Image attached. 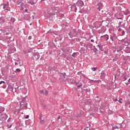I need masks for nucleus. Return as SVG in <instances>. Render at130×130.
<instances>
[{
    "label": "nucleus",
    "mask_w": 130,
    "mask_h": 130,
    "mask_svg": "<svg viewBox=\"0 0 130 130\" xmlns=\"http://www.w3.org/2000/svg\"><path fill=\"white\" fill-rule=\"evenodd\" d=\"M37 1L38 0H32V2L34 3V5H35V4H36V3H37Z\"/></svg>",
    "instance_id": "nucleus-37"
},
{
    "label": "nucleus",
    "mask_w": 130,
    "mask_h": 130,
    "mask_svg": "<svg viewBox=\"0 0 130 130\" xmlns=\"http://www.w3.org/2000/svg\"><path fill=\"white\" fill-rule=\"evenodd\" d=\"M84 114V113L82 111H80V112L78 113L77 116H75L77 118H79L82 116Z\"/></svg>",
    "instance_id": "nucleus-8"
},
{
    "label": "nucleus",
    "mask_w": 130,
    "mask_h": 130,
    "mask_svg": "<svg viewBox=\"0 0 130 130\" xmlns=\"http://www.w3.org/2000/svg\"><path fill=\"white\" fill-rule=\"evenodd\" d=\"M45 94L46 95H48V91L46 90L45 92Z\"/></svg>",
    "instance_id": "nucleus-44"
},
{
    "label": "nucleus",
    "mask_w": 130,
    "mask_h": 130,
    "mask_svg": "<svg viewBox=\"0 0 130 130\" xmlns=\"http://www.w3.org/2000/svg\"><path fill=\"white\" fill-rule=\"evenodd\" d=\"M60 76L61 79H62V80L66 79V73H61Z\"/></svg>",
    "instance_id": "nucleus-13"
},
{
    "label": "nucleus",
    "mask_w": 130,
    "mask_h": 130,
    "mask_svg": "<svg viewBox=\"0 0 130 130\" xmlns=\"http://www.w3.org/2000/svg\"><path fill=\"white\" fill-rule=\"evenodd\" d=\"M6 22V20L3 19V18H0V24L2 25Z\"/></svg>",
    "instance_id": "nucleus-15"
},
{
    "label": "nucleus",
    "mask_w": 130,
    "mask_h": 130,
    "mask_svg": "<svg viewBox=\"0 0 130 130\" xmlns=\"http://www.w3.org/2000/svg\"><path fill=\"white\" fill-rule=\"evenodd\" d=\"M48 33H50V30H49V31H48Z\"/></svg>",
    "instance_id": "nucleus-64"
},
{
    "label": "nucleus",
    "mask_w": 130,
    "mask_h": 130,
    "mask_svg": "<svg viewBox=\"0 0 130 130\" xmlns=\"http://www.w3.org/2000/svg\"><path fill=\"white\" fill-rule=\"evenodd\" d=\"M0 31H1L2 32H3V33H5V29H0Z\"/></svg>",
    "instance_id": "nucleus-46"
},
{
    "label": "nucleus",
    "mask_w": 130,
    "mask_h": 130,
    "mask_svg": "<svg viewBox=\"0 0 130 130\" xmlns=\"http://www.w3.org/2000/svg\"><path fill=\"white\" fill-rule=\"evenodd\" d=\"M6 119H7V116L5 117L3 116V115H1L0 120H2V121H4L6 120Z\"/></svg>",
    "instance_id": "nucleus-10"
},
{
    "label": "nucleus",
    "mask_w": 130,
    "mask_h": 130,
    "mask_svg": "<svg viewBox=\"0 0 130 130\" xmlns=\"http://www.w3.org/2000/svg\"><path fill=\"white\" fill-rule=\"evenodd\" d=\"M123 81H126V80H127V78H126V77L124 76L123 78Z\"/></svg>",
    "instance_id": "nucleus-41"
},
{
    "label": "nucleus",
    "mask_w": 130,
    "mask_h": 130,
    "mask_svg": "<svg viewBox=\"0 0 130 130\" xmlns=\"http://www.w3.org/2000/svg\"><path fill=\"white\" fill-rule=\"evenodd\" d=\"M5 111V108L4 107L0 106V113H2Z\"/></svg>",
    "instance_id": "nucleus-16"
},
{
    "label": "nucleus",
    "mask_w": 130,
    "mask_h": 130,
    "mask_svg": "<svg viewBox=\"0 0 130 130\" xmlns=\"http://www.w3.org/2000/svg\"><path fill=\"white\" fill-rule=\"evenodd\" d=\"M127 104H128V105H130V101L127 102Z\"/></svg>",
    "instance_id": "nucleus-53"
},
{
    "label": "nucleus",
    "mask_w": 130,
    "mask_h": 130,
    "mask_svg": "<svg viewBox=\"0 0 130 130\" xmlns=\"http://www.w3.org/2000/svg\"><path fill=\"white\" fill-rule=\"evenodd\" d=\"M28 40H31V39H32V36H29L28 38Z\"/></svg>",
    "instance_id": "nucleus-43"
},
{
    "label": "nucleus",
    "mask_w": 130,
    "mask_h": 130,
    "mask_svg": "<svg viewBox=\"0 0 130 130\" xmlns=\"http://www.w3.org/2000/svg\"><path fill=\"white\" fill-rule=\"evenodd\" d=\"M6 87H7V86L5 85V86H4L3 87V88H4V89H6Z\"/></svg>",
    "instance_id": "nucleus-58"
},
{
    "label": "nucleus",
    "mask_w": 130,
    "mask_h": 130,
    "mask_svg": "<svg viewBox=\"0 0 130 130\" xmlns=\"http://www.w3.org/2000/svg\"><path fill=\"white\" fill-rule=\"evenodd\" d=\"M121 48H120V47H119L117 48V52H119V51H121Z\"/></svg>",
    "instance_id": "nucleus-26"
},
{
    "label": "nucleus",
    "mask_w": 130,
    "mask_h": 130,
    "mask_svg": "<svg viewBox=\"0 0 130 130\" xmlns=\"http://www.w3.org/2000/svg\"><path fill=\"white\" fill-rule=\"evenodd\" d=\"M80 45H81V46H86L85 45V44H84V42H80Z\"/></svg>",
    "instance_id": "nucleus-33"
},
{
    "label": "nucleus",
    "mask_w": 130,
    "mask_h": 130,
    "mask_svg": "<svg viewBox=\"0 0 130 130\" xmlns=\"http://www.w3.org/2000/svg\"><path fill=\"white\" fill-rule=\"evenodd\" d=\"M116 128H118V126H113V127H112V129H113V130L116 129Z\"/></svg>",
    "instance_id": "nucleus-32"
},
{
    "label": "nucleus",
    "mask_w": 130,
    "mask_h": 130,
    "mask_svg": "<svg viewBox=\"0 0 130 130\" xmlns=\"http://www.w3.org/2000/svg\"><path fill=\"white\" fill-rule=\"evenodd\" d=\"M103 8V5L101 3H98L96 6V9L99 10V12H100L101 10Z\"/></svg>",
    "instance_id": "nucleus-3"
},
{
    "label": "nucleus",
    "mask_w": 130,
    "mask_h": 130,
    "mask_svg": "<svg viewBox=\"0 0 130 130\" xmlns=\"http://www.w3.org/2000/svg\"><path fill=\"white\" fill-rule=\"evenodd\" d=\"M121 23H122V21H120L119 22V26H120V25H121Z\"/></svg>",
    "instance_id": "nucleus-52"
},
{
    "label": "nucleus",
    "mask_w": 130,
    "mask_h": 130,
    "mask_svg": "<svg viewBox=\"0 0 130 130\" xmlns=\"http://www.w3.org/2000/svg\"><path fill=\"white\" fill-rule=\"evenodd\" d=\"M27 4H29L30 5H31V6L34 5L32 0H29V1H28Z\"/></svg>",
    "instance_id": "nucleus-18"
},
{
    "label": "nucleus",
    "mask_w": 130,
    "mask_h": 130,
    "mask_svg": "<svg viewBox=\"0 0 130 130\" xmlns=\"http://www.w3.org/2000/svg\"><path fill=\"white\" fill-rule=\"evenodd\" d=\"M25 118H29V115H27L26 116H24Z\"/></svg>",
    "instance_id": "nucleus-49"
},
{
    "label": "nucleus",
    "mask_w": 130,
    "mask_h": 130,
    "mask_svg": "<svg viewBox=\"0 0 130 130\" xmlns=\"http://www.w3.org/2000/svg\"><path fill=\"white\" fill-rule=\"evenodd\" d=\"M2 84H6V82L4 81H1L0 82V84L2 85Z\"/></svg>",
    "instance_id": "nucleus-39"
},
{
    "label": "nucleus",
    "mask_w": 130,
    "mask_h": 130,
    "mask_svg": "<svg viewBox=\"0 0 130 130\" xmlns=\"http://www.w3.org/2000/svg\"><path fill=\"white\" fill-rule=\"evenodd\" d=\"M43 107L44 108H45V106L44 105H43Z\"/></svg>",
    "instance_id": "nucleus-60"
},
{
    "label": "nucleus",
    "mask_w": 130,
    "mask_h": 130,
    "mask_svg": "<svg viewBox=\"0 0 130 130\" xmlns=\"http://www.w3.org/2000/svg\"><path fill=\"white\" fill-rule=\"evenodd\" d=\"M120 100H122V99H121H121H119V100L118 101V102H119V103H122V102H121Z\"/></svg>",
    "instance_id": "nucleus-47"
},
{
    "label": "nucleus",
    "mask_w": 130,
    "mask_h": 130,
    "mask_svg": "<svg viewBox=\"0 0 130 130\" xmlns=\"http://www.w3.org/2000/svg\"><path fill=\"white\" fill-rule=\"evenodd\" d=\"M53 10H54V11H55V12H59V10H57L56 7H54Z\"/></svg>",
    "instance_id": "nucleus-35"
},
{
    "label": "nucleus",
    "mask_w": 130,
    "mask_h": 130,
    "mask_svg": "<svg viewBox=\"0 0 130 130\" xmlns=\"http://www.w3.org/2000/svg\"><path fill=\"white\" fill-rule=\"evenodd\" d=\"M12 124H7V127L8 128H11V127H12Z\"/></svg>",
    "instance_id": "nucleus-31"
},
{
    "label": "nucleus",
    "mask_w": 130,
    "mask_h": 130,
    "mask_svg": "<svg viewBox=\"0 0 130 130\" xmlns=\"http://www.w3.org/2000/svg\"><path fill=\"white\" fill-rule=\"evenodd\" d=\"M10 21H11V22H12V23H15V21H16V19H15V18H13V17H12L11 18V19H10Z\"/></svg>",
    "instance_id": "nucleus-21"
},
{
    "label": "nucleus",
    "mask_w": 130,
    "mask_h": 130,
    "mask_svg": "<svg viewBox=\"0 0 130 130\" xmlns=\"http://www.w3.org/2000/svg\"><path fill=\"white\" fill-rule=\"evenodd\" d=\"M60 115H58L57 117V120H58V119H60Z\"/></svg>",
    "instance_id": "nucleus-50"
},
{
    "label": "nucleus",
    "mask_w": 130,
    "mask_h": 130,
    "mask_svg": "<svg viewBox=\"0 0 130 130\" xmlns=\"http://www.w3.org/2000/svg\"><path fill=\"white\" fill-rule=\"evenodd\" d=\"M82 86H83V84L78 85L77 86V87H78V88H81V87H82Z\"/></svg>",
    "instance_id": "nucleus-45"
},
{
    "label": "nucleus",
    "mask_w": 130,
    "mask_h": 130,
    "mask_svg": "<svg viewBox=\"0 0 130 130\" xmlns=\"http://www.w3.org/2000/svg\"><path fill=\"white\" fill-rule=\"evenodd\" d=\"M118 30L119 31H121V28H119V29H118Z\"/></svg>",
    "instance_id": "nucleus-56"
},
{
    "label": "nucleus",
    "mask_w": 130,
    "mask_h": 130,
    "mask_svg": "<svg viewBox=\"0 0 130 130\" xmlns=\"http://www.w3.org/2000/svg\"><path fill=\"white\" fill-rule=\"evenodd\" d=\"M125 31H124V30H122V36L125 35Z\"/></svg>",
    "instance_id": "nucleus-42"
},
{
    "label": "nucleus",
    "mask_w": 130,
    "mask_h": 130,
    "mask_svg": "<svg viewBox=\"0 0 130 130\" xmlns=\"http://www.w3.org/2000/svg\"><path fill=\"white\" fill-rule=\"evenodd\" d=\"M101 38H103V39L105 40V41H107V40H108V39H109V36H108V35L106 34V35H105L104 36H102L101 37Z\"/></svg>",
    "instance_id": "nucleus-6"
},
{
    "label": "nucleus",
    "mask_w": 130,
    "mask_h": 130,
    "mask_svg": "<svg viewBox=\"0 0 130 130\" xmlns=\"http://www.w3.org/2000/svg\"><path fill=\"white\" fill-rule=\"evenodd\" d=\"M76 5V4L74 3L71 5V10L72 12H75V13H77V6Z\"/></svg>",
    "instance_id": "nucleus-5"
},
{
    "label": "nucleus",
    "mask_w": 130,
    "mask_h": 130,
    "mask_svg": "<svg viewBox=\"0 0 130 130\" xmlns=\"http://www.w3.org/2000/svg\"><path fill=\"white\" fill-rule=\"evenodd\" d=\"M77 55V52H74L73 53V54H72V56L73 57H75V56H76V55Z\"/></svg>",
    "instance_id": "nucleus-36"
},
{
    "label": "nucleus",
    "mask_w": 130,
    "mask_h": 130,
    "mask_svg": "<svg viewBox=\"0 0 130 130\" xmlns=\"http://www.w3.org/2000/svg\"><path fill=\"white\" fill-rule=\"evenodd\" d=\"M125 50L126 51H127V52H129L130 51V47H126V48H125Z\"/></svg>",
    "instance_id": "nucleus-22"
},
{
    "label": "nucleus",
    "mask_w": 130,
    "mask_h": 130,
    "mask_svg": "<svg viewBox=\"0 0 130 130\" xmlns=\"http://www.w3.org/2000/svg\"><path fill=\"white\" fill-rule=\"evenodd\" d=\"M43 116V114H42V113H41L40 114V116H39V119L40 120H42V117Z\"/></svg>",
    "instance_id": "nucleus-25"
},
{
    "label": "nucleus",
    "mask_w": 130,
    "mask_h": 130,
    "mask_svg": "<svg viewBox=\"0 0 130 130\" xmlns=\"http://www.w3.org/2000/svg\"><path fill=\"white\" fill-rule=\"evenodd\" d=\"M120 47L121 48V50H123V49H124L125 47L124 46H123V45H121V46H120Z\"/></svg>",
    "instance_id": "nucleus-30"
},
{
    "label": "nucleus",
    "mask_w": 130,
    "mask_h": 130,
    "mask_svg": "<svg viewBox=\"0 0 130 130\" xmlns=\"http://www.w3.org/2000/svg\"><path fill=\"white\" fill-rule=\"evenodd\" d=\"M25 12H28V10H27V9H25Z\"/></svg>",
    "instance_id": "nucleus-62"
},
{
    "label": "nucleus",
    "mask_w": 130,
    "mask_h": 130,
    "mask_svg": "<svg viewBox=\"0 0 130 130\" xmlns=\"http://www.w3.org/2000/svg\"><path fill=\"white\" fill-rule=\"evenodd\" d=\"M116 19H118V20H121V18L118 17V15L116 16Z\"/></svg>",
    "instance_id": "nucleus-40"
},
{
    "label": "nucleus",
    "mask_w": 130,
    "mask_h": 130,
    "mask_svg": "<svg viewBox=\"0 0 130 130\" xmlns=\"http://www.w3.org/2000/svg\"><path fill=\"white\" fill-rule=\"evenodd\" d=\"M19 72H21V70H20V69H16L15 71V73H18Z\"/></svg>",
    "instance_id": "nucleus-28"
},
{
    "label": "nucleus",
    "mask_w": 130,
    "mask_h": 130,
    "mask_svg": "<svg viewBox=\"0 0 130 130\" xmlns=\"http://www.w3.org/2000/svg\"><path fill=\"white\" fill-rule=\"evenodd\" d=\"M90 41L91 42H94V40H91Z\"/></svg>",
    "instance_id": "nucleus-57"
},
{
    "label": "nucleus",
    "mask_w": 130,
    "mask_h": 130,
    "mask_svg": "<svg viewBox=\"0 0 130 130\" xmlns=\"http://www.w3.org/2000/svg\"><path fill=\"white\" fill-rule=\"evenodd\" d=\"M124 45H125V46H127L129 44L128 43V42H127V41H124Z\"/></svg>",
    "instance_id": "nucleus-29"
},
{
    "label": "nucleus",
    "mask_w": 130,
    "mask_h": 130,
    "mask_svg": "<svg viewBox=\"0 0 130 130\" xmlns=\"http://www.w3.org/2000/svg\"><path fill=\"white\" fill-rule=\"evenodd\" d=\"M76 6H78V7H83L84 6V2L81 0H78L76 3Z\"/></svg>",
    "instance_id": "nucleus-4"
},
{
    "label": "nucleus",
    "mask_w": 130,
    "mask_h": 130,
    "mask_svg": "<svg viewBox=\"0 0 130 130\" xmlns=\"http://www.w3.org/2000/svg\"><path fill=\"white\" fill-rule=\"evenodd\" d=\"M10 121H11V119L9 118V119L8 120V122H10Z\"/></svg>",
    "instance_id": "nucleus-55"
},
{
    "label": "nucleus",
    "mask_w": 130,
    "mask_h": 130,
    "mask_svg": "<svg viewBox=\"0 0 130 130\" xmlns=\"http://www.w3.org/2000/svg\"><path fill=\"white\" fill-rule=\"evenodd\" d=\"M40 122L41 124H44L45 123V121L44 120V119L40 120Z\"/></svg>",
    "instance_id": "nucleus-20"
},
{
    "label": "nucleus",
    "mask_w": 130,
    "mask_h": 130,
    "mask_svg": "<svg viewBox=\"0 0 130 130\" xmlns=\"http://www.w3.org/2000/svg\"><path fill=\"white\" fill-rule=\"evenodd\" d=\"M21 109H27L28 103L25 101V98H24L21 102L20 103Z\"/></svg>",
    "instance_id": "nucleus-1"
},
{
    "label": "nucleus",
    "mask_w": 130,
    "mask_h": 130,
    "mask_svg": "<svg viewBox=\"0 0 130 130\" xmlns=\"http://www.w3.org/2000/svg\"><path fill=\"white\" fill-rule=\"evenodd\" d=\"M81 74H82L81 72H78V73H77V75H78V76H80V75H81Z\"/></svg>",
    "instance_id": "nucleus-51"
},
{
    "label": "nucleus",
    "mask_w": 130,
    "mask_h": 130,
    "mask_svg": "<svg viewBox=\"0 0 130 130\" xmlns=\"http://www.w3.org/2000/svg\"><path fill=\"white\" fill-rule=\"evenodd\" d=\"M106 76V73L104 71H103L101 73L100 78L102 79V80H103V79H105V76Z\"/></svg>",
    "instance_id": "nucleus-7"
},
{
    "label": "nucleus",
    "mask_w": 130,
    "mask_h": 130,
    "mask_svg": "<svg viewBox=\"0 0 130 130\" xmlns=\"http://www.w3.org/2000/svg\"><path fill=\"white\" fill-rule=\"evenodd\" d=\"M98 46L100 50H101V51H102L103 46H102V45H98Z\"/></svg>",
    "instance_id": "nucleus-17"
},
{
    "label": "nucleus",
    "mask_w": 130,
    "mask_h": 130,
    "mask_svg": "<svg viewBox=\"0 0 130 130\" xmlns=\"http://www.w3.org/2000/svg\"><path fill=\"white\" fill-rule=\"evenodd\" d=\"M85 90L86 91V92H90L91 91V89H90V88H87L85 89Z\"/></svg>",
    "instance_id": "nucleus-34"
},
{
    "label": "nucleus",
    "mask_w": 130,
    "mask_h": 130,
    "mask_svg": "<svg viewBox=\"0 0 130 130\" xmlns=\"http://www.w3.org/2000/svg\"><path fill=\"white\" fill-rule=\"evenodd\" d=\"M8 91H12L13 90H14V88L13 87V86L11 85H8Z\"/></svg>",
    "instance_id": "nucleus-11"
},
{
    "label": "nucleus",
    "mask_w": 130,
    "mask_h": 130,
    "mask_svg": "<svg viewBox=\"0 0 130 130\" xmlns=\"http://www.w3.org/2000/svg\"><path fill=\"white\" fill-rule=\"evenodd\" d=\"M91 82H92V83H94V82H95V83H98V80H90Z\"/></svg>",
    "instance_id": "nucleus-38"
},
{
    "label": "nucleus",
    "mask_w": 130,
    "mask_h": 130,
    "mask_svg": "<svg viewBox=\"0 0 130 130\" xmlns=\"http://www.w3.org/2000/svg\"><path fill=\"white\" fill-rule=\"evenodd\" d=\"M110 39L113 42V41H115V39H117V36L116 34L113 33L110 35Z\"/></svg>",
    "instance_id": "nucleus-2"
},
{
    "label": "nucleus",
    "mask_w": 130,
    "mask_h": 130,
    "mask_svg": "<svg viewBox=\"0 0 130 130\" xmlns=\"http://www.w3.org/2000/svg\"><path fill=\"white\" fill-rule=\"evenodd\" d=\"M128 82L130 84V79H129V80H128Z\"/></svg>",
    "instance_id": "nucleus-59"
},
{
    "label": "nucleus",
    "mask_w": 130,
    "mask_h": 130,
    "mask_svg": "<svg viewBox=\"0 0 130 130\" xmlns=\"http://www.w3.org/2000/svg\"><path fill=\"white\" fill-rule=\"evenodd\" d=\"M115 101H118V100H117V99H115Z\"/></svg>",
    "instance_id": "nucleus-61"
},
{
    "label": "nucleus",
    "mask_w": 130,
    "mask_h": 130,
    "mask_svg": "<svg viewBox=\"0 0 130 130\" xmlns=\"http://www.w3.org/2000/svg\"><path fill=\"white\" fill-rule=\"evenodd\" d=\"M22 3V0H18L17 2V5H20Z\"/></svg>",
    "instance_id": "nucleus-24"
},
{
    "label": "nucleus",
    "mask_w": 130,
    "mask_h": 130,
    "mask_svg": "<svg viewBox=\"0 0 130 130\" xmlns=\"http://www.w3.org/2000/svg\"><path fill=\"white\" fill-rule=\"evenodd\" d=\"M98 68H91V70L93 71V72H95V71H97Z\"/></svg>",
    "instance_id": "nucleus-27"
},
{
    "label": "nucleus",
    "mask_w": 130,
    "mask_h": 130,
    "mask_svg": "<svg viewBox=\"0 0 130 130\" xmlns=\"http://www.w3.org/2000/svg\"><path fill=\"white\" fill-rule=\"evenodd\" d=\"M4 10H6V11H9L8 4H5L3 5Z\"/></svg>",
    "instance_id": "nucleus-12"
},
{
    "label": "nucleus",
    "mask_w": 130,
    "mask_h": 130,
    "mask_svg": "<svg viewBox=\"0 0 130 130\" xmlns=\"http://www.w3.org/2000/svg\"><path fill=\"white\" fill-rule=\"evenodd\" d=\"M20 6L21 8V10L22 11V10H24V8H25V5H24V3H23L22 2L21 3V4H20Z\"/></svg>",
    "instance_id": "nucleus-14"
},
{
    "label": "nucleus",
    "mask_w": 130,
    "mask_h": 130,
    "mask_svg": "<svg viewBox=\"0 0 130 130\" xmlns=\"http://www.w3.org/2000/svg\"><path fill=\"white\" fill-rule=\"evenodd\" d=\"M40 92H41L42 94H44V90H40Z\"/></svg>",
    "instance_id": "nucleus-48"
},
{
    "label": "nucleus",
    "mask_w": 130,
    "mask_h": 130,
    "mask_svg": "<svg viewBox=\"0 0 130 130\" xmlns=\"http://www.w3.org/2000/svg\"><path fill=\"white\" fill-rule=\"evenodd\" d=\"M64 16L63 15H61V16H60V18H61V19H62V18H63Z\"/></svg>",
    "instance_id": "nucleus-54"
},
{
    "label": "nucleus",
    "mask_w": 130,
    "mask_h": 130,
    "mask_svg": "<svg viewBox=\"0 0 130 130\" xmlns=\"http://www.w3.org/2000/svg\"><path fill=\"white\" fill-rule=\"evenodd\" d=\"M126 30H127V32H128V33H129V31H130V26L129 25L126 28Z\"/></svg>",
    "instance_id": "nucleus-23"
},
{
    "label": "nucleus",
    "mask_w": 130,
    "mask_h": 130,
    "mask_svg": "<svg viewBox=\"0 0 130 130\" xmlns=\"http://www.w3.org/2000/svg\"><path fill=\"white\" fill-rule=\"evenodd\" d=\"M120 41H124V40H121Z\"/></svg>",
    "instance_id": "nucleus-63"
},
{
    "label": "nucleus",
    "mask_w": 130,
    "mask_h": 130,
    "mask_svg": "<svg viewBox=\"0 0 130 130\" xmlns=\"http://www.w3.org/2000/svg\"><path fill=\"white\" fill-rule=\"evenodd\" d=\"M15 66H19V67H22V64L21 63V62H15Z\"/></svg>",
    "instance_id": "nucleus-19"
},
{
    "label": "nucleus",
    "mask_w": 130,
    "mask_h": 130,
    "mask_svg": "<svg viewBox=\"0 0 130 130\" xmlns=\"http://www.w3.org/2000/svg\"><path fill=\"white\" fill-rule=\"evenodd\" d=\"M39 57L40 56L38 54H35L33 55L32 58L34 60H37V59H39Z\"/></svg>",
    "instance_id": "nucleus-9"
}]
</instances>
